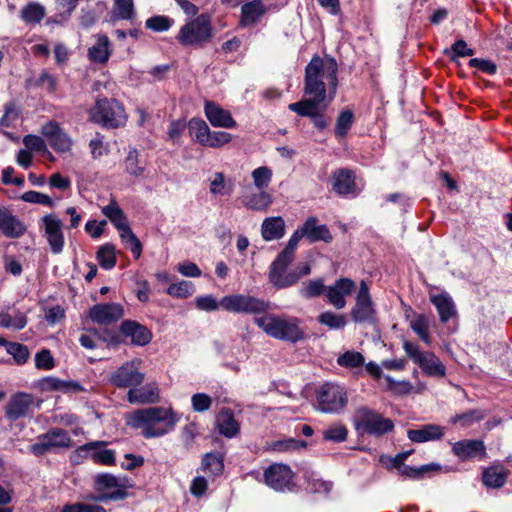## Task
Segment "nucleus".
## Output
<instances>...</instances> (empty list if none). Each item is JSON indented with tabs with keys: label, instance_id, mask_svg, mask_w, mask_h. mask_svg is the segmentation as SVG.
Here are the masks:
<instances>
[{
	"label": "nucleus",
	"instance_id": "obj_28",
	"mask_svg": "<svg viewBox=\"0 0 512 512\" xmlns=\"http://www.w3.org/2000/svg\"><path fill=\"white\" fill-rule=\"evenodd\" d=\"M332 188L341 196L355 193L354 175L350 170L340 169L332 175Z\"/></svg>",
	"mask_w": 512,
	"mask_h": 512
},
{
	"label": "nucleus",
	"instance_id": "obj_50",
	"mask_svg": "<svg viewBox=\"0 0 512 512\" xmlns=\"http://www.w3.org/2000/svg\"><path fill=\"white\" fill-rule=\"evenodd\" d=\"M209 191L216 196L230 195L232 193V186L227 185L225 177L222 172H216L210 178Z\"/></svg>",
	"mask_w": 512,
	"mask_h": 512
},
{
	"label": "nucleus",
	"instance_id": "obj_3",
	"mask_svg": "<svg viewBox=\"0 0 512 512\" xmlns=\"http://www.w3.org/2000/svg\"><path fill=\"white\" fill-rule=\"evenodd\" d=\"M255 324L268 336L291 343H296L305 338L301 327V320L288 315L263 313L254 318Z\"/></svg>",
	"mask_w": 512,
	"mask_h": 512
},
{
	"label": "nucleus",
	"instance_id": "obj_57",
	"mask_svg": "<svg viewBox=\"0 0 512 512\" xmlns=\"http://www.w3.org/2000/svg\"><path fill=\"white\" fill-rule=\"evenodd\" d=\"M174 21L167 16H153L146 20V28L154 31V32H164L167 31L172 25Z\"/></svg>",
	"mask_w": 512,
	"mask_h": 512
},
{
	"label": "nucleus",
	"instance_id": "obj_41",
	"mask_svg": "<svg viewBox=\"0 0 512 512\" xmlns=\"http://www.w3.org/2000/svg\"><path fill=\"white\" fill-rule=\"evenodd\" d=\"M153 339L152 331L140 324L139 322L130 320V344L144 347Z\"/></svg>",
	"mask_w": 512,
	"mask_h": 512
},
{
	"label": "nucleus",
	"instance_id": "obj_30",
	"mask_svg": "<svg viewBox=\"0 0 512 512\" xmlns=\"http://www.w3.org/2000/svg\"><path fill=\"white\" fill-rule=\"evenodd\" d=\"M303 236H305V233L301 227V229H298L293 233L288 241L287 246L278 254L270 267H279L280 269L283 267H288L294 259L295 249Z\"/></svg>",
	"mask_w": 512,
	"mask_h": 512
},
{
	"label": "nucleus",
	"instance_id": "obj_8",
	"mask_svg": "<svg viewBox=\"0 0 512 512\" xmlns=\"http://www.w3.org/2000/svg\"><path fill=\"white\" fill-rule=\"evenodd\" d=\"M219 304L225 311L238 314L259 315L267 312L270 308L269 302L244 294L226 295L221 298Z\"/></svg>",
	"mask_w": 512,
	"mask_h": 512
},
{
	"label": "nucleus",
	"instance_id": "obj_2",
	"mask_svg": "<svg viewBox=\"0 0 512 512\" xmlns=\"http://www.w3.org/2000/svg\"><path fill=\"white\" fill-rule=\"evenodd\" d=\"M179 415L171 407L141 408L130 414V426L140 430L143 437L158 438L174 430Z\"/></svg>",
	"mask_w": 512,
	"mask_h": 512
},
{
	"label": "nucleus",
	"instance_id": "obj_4",
	"mask_svg": "<svg viewBox=\"0 0 512 512\" xmlns=\"http://www.w3.org/2000/svg\"><path fill=\"white\" fill-rule=\"evenodd\" d=\"M140 359L130 361V404H155L160 401V389L156 382L143 384L145 375L132 368L140 364Z\"/></svg>",
	"mask_w": 512,
	"mask_h": 512
},
{
	"label": "nucleus",
	"instance_id": "obj_11",
	"mask_svg": "<svg viewBox=\"0 0 512 512\" xmlns=\"http://www.w3.org/2000/svg\"><path fill=\"white\" fill-rule=\"evenodd\" d=\"M355 323H376V310L370 296L369 287L365 281H361L359 290L355 297V305L350 312Z\"/></svg>",
	"mask_w": 512,
	"mask_h": 512
},
{
	"label": "nucleus",
	"instance_id": "obj_31",
	"mask_svg": "<svg viewBox=\"0 0 512 512\" xmlns=\"http://www.w3.org/2000/svg\"><path fill=\"white\" fill-rule=\"evenodd\" d=\"M305 236L311 241L330 242L332 235L326 225H317L314 217L308 218L302 226Z\"/></svg>",
	"mask_w": 512,
	"mask_h": 512
},
{
	"label": "nucleus",
	"instance_id": "obj_34",
	"mask_svg": "<svg viewBox=\"0 0 512 512\" xmlns=\"http://www.w3.org/2000/svg\"><path fill=\"white\" fill-rule=\"evenodd\" d=\"M217 426L221 435L232 438L239 432V423L230 409H223L217 417Z\"/></svg>",
	"mask_w": 512,
	"mask_h": 512
},
{
	"label": "nucleus",
	"instance_id": "obj_53",
	"mask_svg": "<svg viewBox=\"0 0 512 512\" xmlns=\"http://www.w3.org/2000/svg\"><path fill=\"white\" fill-rule=\"evenodd\" d=\"M252 178L254 185L262 190L270 184L272 180V170L267 166H261L252 171Z\"/></svg>",
	"mask_w": 512,
	"mask_h": 512
},
{
	"label": "nucleus",
	"instance_id": "obj_40",
	"mask_svg": "<svg viewBox=\"0 0 512 512\" xmlns=\"http://www.w3.org/2000/svg\"><path fill=\"white\" fill-rule=\"evenodd\" d=\"M273 198L271 194L260 191L258 193H252L243 197V205L251 210L265 211L272 204Z\"/></svg>",
	"mask_w": 512,
	"mask_h": 512
},
{
	"label": "nucleus",
	"instance_id": "obj_33",
	"mask_svg": "<svg viewBox=\"0 0 512 512\" xmlns=\"http://www.w3.org/2000/svg\"><path fill=\"white\" fill-rule=\"evenodd\" d=\"M265 11L261 0H254L244 4L241 8V25L249 26L256 23L265 14Z\"/></svg>",
	"mask_w": 512,
	"mask_h": 512
},
{
	"label": "nucleus",
	"instance_id": "obj_7",
	"mask_svg": "<svg viewBox=\"0 0 512 512\" xmlns=\"http://www.w3.org/2000/svg\"><path fill=\"white\" fill-rule=\"evenodd\" d=\"M72 446L73 440L68 431L62 428H52L46 433L38 435L36 442L30 445L29 451L39 457L61 449H69Z\"/></svg>",
	"mask_w": 512,
	"mask_h": 512
},
{
	"label": "nucleus",
	"instance_id": "obj_35",
	"mask_svg": "<svg viewBox=\"0 0 512 512\" xmlns=\"http://www.w3.org/2000/svg\"><path fill=\"white\" fill-rule=\"evenodd\" d=\"M26 325V313L17 309L0 312V327L19 331L24 329Z\"/></svg>",
	"mask_w": 512,
	"mask_h": 512
},
{
	"label": "nucleus",
	"instance_id": "obj_20",
	"mask_svg": "<svg viewBox=\"0 0 512 512\" xmlns=\"http://www.w3.org/2000/svg\"><path fill=\"white\" fill-rule=\"evenodd\" d=\"M356 285L350 278H340L333 285L328 286L326 297L328 303L340 310L346 306L345 297L352 294Z\"/></svg>",
	"mask_w": 512,
	"mask_h": 512
},
{
	"label": "nucleus",
	"instance_id": "obj_46",
	"mask_svg": "<svg viewBox=\"0 0 512 512\" xmlns=\"http://www.w3.org/2000/svg\"><path fill=\"white\" fill-rule=\"evenodd\" d=\"M96 258L99 265L106 270L112 269L116 264V253L113 245L105 244L99 247Z\"/></svg>",
	"mask_w": 512,
	"mask_h": 512
},
{
	"label": "nucleus",
	"instance_id": "obj_6",
	"mask_svg": "<svg viewBox=\"0 0 512 512\" xmlns=\"http://www.w3.org/2000/svg\"><path fill=\"white\" fill-rule=\"evenodd\" d=\"M353 421L357 430H362L375 436L384 435L394 428V423L391 419L385 418L375 410L367 407L358 408L354 413Z\"/></svg>",
	"mask_w": 512,
	"mask_h": 512
},
{
	"label": "nucleus",
	"instance_id": "obj_37",
	"mask_svg": "<svg viewBox=\"0 0 512 512\" xmlns=\"http://www.w3.org/2000/svg\"><path fill=\"white\" fill-rule=\"evenodd\" d=\"M89 59L96 63H105L110 56L109 39L104 34L96 36V42L88 49Z\"/></svg>",
	"mask_w": 512,
	"mask_h": 512
},
{
	"label": "nucleus",
	"instance_id": "obj_5",
	"mask_svg": "<svg viewBox=\"0 0 512 512\" xmlns=\"http://www.w3.org/2000/svg\"><path fill=\"white\" fill-rule=\"evenodd\" d=\"M347 403V391L342 385L326 382L316 390V405L323 413H340Z\"/></svg>",
	"mask_w": 512,
	"mask_h": 512
},
{
	"label": "nucleus",
	"instance_id": "obj_60",
	"mask_svg": "<svg viewBox=\"0 0 512 512\" xmlns=\"http://www.w3.org/2000/svg\"><path fill=\"white\" fill-rule=\"evenodd\" d=\"M232 135L223 131H210L205 147L219 148L229 143Z\"/></svg>",
	"mask_w": 512,
	"mask_h": 512
},
{
	"label": "nucleus",
	"instance_id": "obj_25",
	"mask_svg": "<svg viewBox=\"0 0 512 512\" xmlns=\"http://www.w3.org/2000/svg\"><path fill=\"white\" fill-rule=\"evenodd\" d=\"M205 115L212 126L221 128H234L236 122L231 116V113L219 105L206 101L205 103Z\"/></svg>",
	"mask_w": 512,
	"mask_h": 512
},
{
	"label": "nucleus",
	"instance_id": "obj_22",
	"mask_svg": "<svg viewBox=\"0 0 512 512\" xmlns=\"http://www.w3.org/2000/svg\"><path fill=\"white\" fill-rule=\"evenodd\" d=\"M27 227L8 208L0 207V232L6 237L17 239L26 233Z\"/></svg>",
	"mask_w": 512,
	"mask_h": 512
},
{
	"label": "nucleus",
	"instance_id": "obj_19",
	"mask_svg": "<svg viewBox=\"0 0 512 512\" xmlns=\"http://www.w3.org/2000/svg\"><path fill=\"white\" fill-rule=\"evenodd\" d=\"M95 485L98 491L104 489L116 488L110 493H101L97 496H92L91 499L95 501H106V500H119L124 499L126 492L123 487L119 484V479L115 476L107 473L99 474L95 478Z\"/></svg>",
	"mask_w": 512,
	"mask_h": 512
},
{
	"label": "nucleus",
	"instance_id": "obj_24",
	"mask_svg": "<svg viewBox=\"0 0 512 512\" xmlns=\"http://www.w3.org/2000/svg\"><path fill=\"white\" fill-rule=\"evenodd\" d=\"M453 453L461 460H467L480 456H486V447L481 440H461L452 446Z\"/></svg>",
	"mask_w": 512,
	"mask_h": 512
},
{
	"label": "nucleus",
	"instance_id": "obj_39",
	"mask_svg": "<svg viewBox=\"0 0 512 512\" xmlns=\"http://www.w3.org/2000/svg\"><path fill=\"white\" fill-rule=\"evenodd\" d=\"M102 213L119 229L122 231L121 237L125 238L128 233V224L123 211L119 208L116 202L112 201L102 208Z\"/></svg>",
	"mask_w": 512,
	"mask_h": 512
},
{
	"label": "nucleus",
	"instance_id": "obj_32",
	"mask_svg": "<svg viewBox=\"0 0 512 512\" xmlns=\"http://www.w3.org/2000/svg\"><path fill=\"white\" fill-rule=\"evenodd\" d=\"M285 233V222L282 217H269L264 219L261 226L262 237L266 241L280 239Z\"/></svg>",
	"mask_w": 512,
	"mask_h": 512
},
{
	"label": "nucleus",
	"instance_id": "obj_59",
	"mask_svg": "<svg viewBox=\"0 0 512 512\" xmlns=\"http://www.w3.org/2000/svg\"><path fill=\"white\" fill-rule=\"evenodd\" d=\"M35 367L39 370H51L55 367V361L48 349H42L35 355Z\"/></svg>",
	"mask_w": 512,
	"mask_h": 512
},
{
	"label": "nucleus",
	"instance_id": "obj_49",
	"mask_svg": "<svg viewBox=\"0 0 512 512\" xmlns=\"http://www.w3.org/2000/svg\"><path fill=\"white\" fill-rule=\"evenodd\" d=\"M411 329L419 336V338L427 345L431 344V336L429 334V322L425 315H418L410 322Z\"/></svg>",
	"mask_w": 512,
	"mask_h": 512
},
{
	"label": "nucleus",
	"instance_id": "obj_10",
	"mask_svg": "<svg viewBox=\"0 0 512 512\" xmlns=\"http://www.w3.org/2000/svg\"><path fill=\"white\" fill-rule=\"evenodd\" d=\"M403 349L407 356L417 364L427 376L442 378L446 375L445 365L434 353L422 352L416 344L409 341H404Z\"/></svg>",
	"mask_w": 512,
	"mask_h": 512
},
{
	"label": "nucleus",
	"instance_id": "obj_27",
	"mask_svg": "<svg viewBox=\"0 0 512 512\" xmlns=\"http://www.w3.org/2000/svg\"><path fill=\"white\" fill-rule=\"evenodd\" d=\"M444 436V428L436 424L423 425L419 429L407 431L409 440L415 443L439 440Z\"/></svg>",
	"mask_w": 512,
	"mask_h": 512
},
{
	"label": "nucleus",
	"instance_id": "obj_12",
	"mask_svg": "<svg viewBox=\"0 0 512 512\" xmlns=\"http://www.w3.org/2000/svg\"><path fill=\"white\" fill-rule=\"evenodd\" d=\"M40 227L43 235L53 254L62 253L65 246L63 223L54 213L44 215L40 220Z\"/></svg>",
	"mask_w": 512,
	"mask_h": 512
},
{
	"label": "nucleus",
	"instance_id": "obj_52",
	"mask_svg": "<svg viewBox=\"0 0 512 512\" xmlns=\"http://www.w3.org/2000/svg\"><path fill=\"white\" fill-rule=\"evenodd\" d=\"M195 291V287L192 282L182 280L177 283L171 284L167 288V294L175 298H187L191 296Z\"/></svg>",
	"mask_w": 512,
	"mask_h": 512
},
{
	"label": "nucleus",
	"instance_id": "obj_63",
	"mask_svg": "<svg viewBox=\"0 0 512 512\" xmlns=\"http://www.w3.org/2000/svg\"><path fill=\"white\" fill-rule=\"evenodd\" d=\"M482 418H483V415L481 414L480 411L470 410V411H468L466 413L455 415L451 419V422L454 423V424L459 423L463 427H466V426H470L473 423L481 420Z\"/></svg>",
	"mask_w": 512,
	"mask_h": 512
},
{
	"label": "nucleus",
	"instance_id": "obj_62",
	"mask_svg": "<svg viewBox=\"0 0 512 512\" xmlns=\"http://www.w3.org/2000/svg\"><path fill=\"white\" fill-rule=\"evenodd\" d=\"M20 111L15 103L10 102L5 105L4 115L0 119V125L4 127H11L14 122L19 118Z\"/></svg>",
	"mask_w": 512,
	"mask_h": 512
},
{
	"label": "nucleus",
	"instance_id": "obj_9",
	"mask_svg": "<svg viewBox=\"0 0 512 512\" xmlns=\"http://www.w3.org/2000/svg\"><path fill=\"white\" fill-rule=\"evenodd\" d=\"M212 36L210 17L201 14L194 20L181 27L177 40L185 46L200 45L207 42Z\"/></svg>",
	"mask_w": 512,
	"mask_h": 512
},
{
	"label": "nucleus",
	"instance_id": "obj_13",
	"mask_svg": "<svg viewBox=\"0 0 512 512\" xmlns=\"http://www.w3.org/2000/svg\"><path fill=\"white\" fill-rule=\"evenodd\" d=\"M124 109L117 100H98L92 109V118L106 127H117L122 123Z\"/></svg>",
	"mask_w": 512,
	"mask_h": 512
},
{
	"label": "nucleus",
	"instance_id": "obj_23",
	"mask_svg": "<svg viewBox=\"0 0 512 512\" xmlns=\"http://www.w3.org/2000/svg\"><path fill=\"white\" fill-rule=\"evenodd\" d=\"M37 386L41 391H58L64 394H76L84 391L83 386L74 380H61L57 377L47 376L38 380Z\"/></svg>",
	"mask_w": 512,
	"mask_h": 512
},
{
	"label": "nucleus",
	"instance_id": "obj_17",
	"mask_svg": "<svg viewBox=\"0 0 512 512\" xmlns=\"http://www.w3.org/2000/svg\"><path fill=\"white\" fill-rule=\"evenodd\" d=\"M41 133L56 152L66 153L71 150L73 141L57 122L50 121L43 125Z\"/></svg>",
	"mask_w": 512,
	"mask_h": 512
},
{
	"label": "nucleus",
	"instance_id": "obj_55",
	"mask_svg": "<svg viewBox=\"0 0 512 512\" xmlns=\"http://www.w3.org/2000/svg\"><path fill=\"white\" fill-rule=\"evenodd\" d=\"M337 362L342 367L357 368L363 365L364 357L360 352L347 351L338 357Z\"/></svg>",
	"mask_w": 512,
	"mask_h": 512
},
{
	"label": "nucleus",
	"instance_id": "obj_14",
	"mask_svg": "<svg viewBox=\"0 0 512 512\" xmlns=\"http://www.w3.org/2000/svg\"><path fill=\"white\" fill-rule=\"evenodd\" d=\"M287 267L275 268L270 267L269 281L277 289H284L296 284L303 276H307L311 272L309 264H304L301 267L286 272Z\"/></svg>",
	"mask_w": 512,
	"mask_h": 512
},
{
	"label": "nucleus",
	"instance_id": "obj_64",
	"mask_svg": "<svg viewBox=\"0 0 512 512\" xmlns=\"http://www.w3.org/2000/svg\"><path fill=\"white\" fill-rule=\"evenodd\" d=\"M62 512H106L105 509L98 505H87L83 503H76L66 505Z\"/></svg>",
	"mask_w": 512,
	"mask_h": 512
},
{
	"label": "nucleus",
	"instance_id": "obj_61",
	"mask_svg": "<svg viewBox=\"0 0 512 512\" xmlns=\"http://www.w3.org/2000/svg\"><path fill=\"white\" fill-rule=\"evenodd\" d=\"M191 403L195 412L203 413L210 409L212 398L205 393H195L191 397Z\"/></svg>",
	"mask_w": 512,
	"mask_h": 512
},
{
	"label": "nucleus",
	"instance_id": "obj_42",
	"mask_svg": "<svg viewBox=\"0 0 512 512\" xmlns=\"http://www.w3.org/2000/svg\"><path fill=\"white\" fill-rule=\"evenodd\" d=\"M188 130L191 138L194 141L202 146H205L211 130L204 120L199 118H192L188 122Z\"/></svg>",
	"mask_w": 512,
	"mask_h": 512
},
{
	"label": "nucleus",
	"instance_id": "obj_48",
	"mask_svg": "<svg viewBox=\"0 0 512 512\" xmlns=\"http://www.w3.org/2000/svg\"><path fill=\"white\" fill-rule=\"evenodd\" d=\"M0 345H5L6 351L10 354L17 364H24L27 362L30 352L27 346L16 343V342H8L5 340V343H0Z\"/></svg>",
	"mask_w": 512,
	"mask_h": 512
},
{
	"label": "nucleus",
	"instance_id": "obj_16",
	"mask_svg": "<svg viewBox=\"0 0 512 512\" xmlns=\"http://www.w3.org/2000/svg\"><path fill=\"white\" fill-rule=\"evenodd\" d=\"M124 315V307L118 303H100L89 309L88 316L94 323L110 325L120 320Z\"/></svg>",
	"mask_w": 512,
	"mask_h": 512
},
{
	"label": "nucleus",
	"instance_id": "obj_43",
	"mask_svg": "<svg viewBox=\"0 0 512 512\" xmlns=\"http://www.w3.org/2000/svg\"><path fill=\"white\" fill-rule=\"evenodd\" d=\"M327 288L325 287L323 279H311L304 281L299 288V295L303 298L310 299L315 298L323 293L326 294Z\"/></svg>",
	"mask_w": 512,
	"mask_h": 512
},
{
	"label": "nucleus",
	"instance_id": "obj_1",
	"mask_svg": "<svg viewBox=\"0 0 512 512\" xmlns=\"http://www.w3.org/2000/svg\"><path fill=\"white\" fill-rule=\"evenodd\" d=\"M338 64L332 57L314 56L305 68L303 99L288 105L301 117H309L318 130L328 126L325 111L336 97Z\"/></svg>",
	"mask_w": 512,
	"mask_h": 512
},
{
	"label": "nucleus",
	"instance_id": "obj_26",
	"mask_svg": "<svg viewBox=\"0 0 512 512\" xmlns=\"http://www.w3.org/2000/svg\"><path fill=\"white\" fill-rule=\"evenodd\" d=\"M508 475L509 471L502 464L496 463L483 470L482 481L488 488L499 489L505 485Z\"/></svg>",
	"mask_w": 512,
	"mask_h": 512
},
{
	"label": "nucleus",
	"instance_id": "obj_45",
	"mask_svg": "<svg viewBox=\"0 0 512 512\" xmlns=\"http://www.w3.org/2000/svg\"><path fill=\"white\" fill-rule=\"evenodd\" d=\"M440 465L431 463L427 465H423L419 468L417 467H410L408 465H400L396 470L401 476H404L406 478L410 479H421L423 475L430 471H438L440 470Z\"/></svg>",
	"mask_w": 512,
	"mask_h": 512
},
{
	"label": "nucleus",
	"instance_id": "obj_51",
	"mask_svg": "<svg viewBox=\"0 0 512 512\" xmlns=\"http://www.w3.org/2000/svg\"><path fill=\"white\" fill-rule=\"evenodd\" d=\"M354 122V114L351 110H343L337 117L335 134L343 138L347 135Z\"/></svg>",
	"mask_w": 512,
	"mask_h": 512
},
{
	"label": "nucleus",
	"instance_id": "obj_18",
	"mask_svg": "<svg viewBox=\"0 0 512 512\" xmlns=\"http://www.w3.org/2000/svg\"><path fill=\"white\" fill-rule=\"evenodd\" d=\"M79 456L90 458L94 463L111 465L115 462V451L106 448V442L94 441L77 448Z\"/></svg>",
	"mask_w": 512,
	"mask_h": 512
},
{
	"label": "nucleus",
	"instance_id": "obj_56",
	"mask_svg": "<svg viewBox=\"0 0 512 512\" xmlns=\"http://www.w3.org/2000/svg\"><path fill=\"white\" fill-rule=\"evenodd\" d=\"M445 54L449 56L451 61H455L457 57L474 55V50L469 48L464 40L459 39L453 43L450 50L445 51Z\"/></svg>",
	"mask_w": 512,
	"mask_h": 512
},
{
	"label": "nucleus",
	"instance_id": "obj_29",
	"mask_svg": "<svg viewBox=\"0 0 512 512\" xmlns=\"http://www.w3.org/2000/svg\"><path fill=\"white\" fill-rule=\"evenodd\" d=\"M431 303L436 307L442 323L448 322L456 316L457 310L452 297L448 293L430 296Z\"/></svg>",
	"mask_w": 512,
	"mask_h": 512
},
{
	"label": "nucleus",
	"instance_id": "obj_38",
	"mask_svg": "<svg viewBox=\"0 0 512 512\" xmlns=\"http://www.w3.org/2000/svg\"><path fill=\"white\" fill-rule=\"evenodd\" d=\"M46 15L45 7L38 2H29L20 11L21 20L27 25L39 24Z\"/></svg>",
	"mask_w": 512,
	"mask_h": 512
},
{
	"label": "nucleus",
	"instance_id": "obj_15",
	"mask_svg": "<svg viewBox=\"0 0 512 512\" xmlns=\"http://www.w3.org/2000/svg\"><path fill=\"white\" fill-rule=\"evenodd\" d=\"M266 484L276 491L290 490L294 485V474L290 467L285 464H272L264 473Z\"/></svg>",
	"mask_w": 512,
	"mask_h": 512
},
{
	"label": "nucleus",
	"instance_id": "obj_54",
	"mask_svg": "<svg viewBox=\"0 0 512 512\" xmlns=\"http://www.w3.org/2000/svg\"><path fill=\"white\" fill-rule=\"evenodd\" d=\"M347 435V428L340 423L331 425L323 431L324 439L332 442H343L346 440Z\"/></svg>",
	"mask_w": 512,
	"mask_h": 512
},
{
	"label": "nucleus",
	"instance_id": "obj_58",
	"mask_svg": "<svg viewBox=\"0 0 512 512\" xmlns=\"http://www.w3.org/2000/svg\"><path fill=\"white\" fill-rule=\"evenodd\" d=\"M21 200L27 203L41 204L47 207H53L55 205L50 196L33 190L23 193L21 195Z\"/></svg>",
	"mask_w": 512,
	"mask_h": 512
},
{
	"label": "nucleus",
	"instance_id": "obj_21",
	"mask_svg": "<svg viewBox=\"0 0 512 512\" xmlns=\"http://www.w3.org/2000/svg\"><path fill=\"white\" fill-rule=\"evenodd\" d=\"M34 396L25 392H18L11 396L5 407V415L15 421L21 417H25L34 405Z\"/></svg>",
	"mask_w": 512,
	"mask_h": 512
},
{
	"label": "nucleus",
	"instance_id": "obj_36",
	"mask_svg": "<svg viewBox=\"0 0 512 512\" xmlns=\"http://www.w3.org/2000/svg\"><path fill=\"white\" fill-rule=\"evenodd\" d=\"M128 337V320L121 322L119 329H103L99 338L110 348H116L120 343L125 342Z\"/></svg>",
	"mask_w": 512,
	"mask_h": 512
},
{
	"label": "nucleus",
	"instance_id": "obj_44",
	"mask_svg": "<svg viewBox=\"0 0 512 512\" xmlns=\"http://www.w3.org/2000/svg\"><path fill=\"white\" fill-rule=\"evenodd\" d=\"M202 468L205 473L214 476L221 475L224 469V461L219 453H207L202 459Z\"/></svg>",
	"mask_w": 512,
	"mask_h": 512
},
{
	"label": "nucleus",
	"instance_id": "obj_47",
	"mask_svg": "<svg viewBox=\"0 0 512 512\" xmlns=\"http://www.w3.org/2000/svg\"><path fill=\"white\" fill-rule=\"evenodd\" d=\"M317 321L332 330L342 329L347 324L346 317L344 315L336 314L331 311L321 313L317 317Z\"/></svg>",
	"mask_w": 512,
	"mask_h": 512
}]
</instances>
